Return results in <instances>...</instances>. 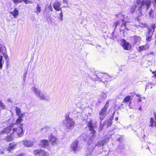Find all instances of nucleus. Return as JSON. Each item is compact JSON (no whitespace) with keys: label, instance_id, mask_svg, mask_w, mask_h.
<instances>
[{"label":"nucleus","instance_id":"f257e3e1","mask_svg":"<svg viewBox=\"0 0 156 156\" xmlns=\"http://www.w3.org/2000/svg\"><path fill=\"white\" fill-rule=\"evenodd\" d=\"M109 101H107L99 112V119L101 121L103 120L108 114L107 111L109 107Z\"/></svg>","mask_w":156,"mask_h":156},{"label":"nucleus","instance_id":"f03ea898","mask_svg":"<svg viewBox=\"0 0 156 156\" xmlns=\"http://www.w3.org/2000/svg\"><path fill=\"white\" fill-rule=\"evenodd\" d=\"M151 4V1L150 0H143L141 3L140 6L137 8V10L141 13V9H145L146 11L147 10Z\"/></svg>","mask_w":156,"mask_h":156},{"label":"nucleus","instance_id":"7ed1b4c3","mask_svg":"<svg viewBox=\"0 0 156 156\" xmlns=\"http://www.w3.org/2000/svg\"><path fill=\"white\" fill-rule=\"evenodd\" d=\"M23 124H20L19 126L16 128L13 127L11 135H14V134H16L19 136H21L23 134Z\"/></svg>","mask_w":156,"mask_h":156},{"label":"nucleus","instance_id":"20e7f679","mask_svg":"<svg viewBox=\"0 0 156 156\" xmlns=\"http://www.w3.org/2000/svg\"><path fill=\"white\" fill-rule=\"evenodd\" d=\"M116 16L117 17L121 19L122 21L123 22L121 25L120 30L123 31L125 30V28H126L127 30H128V28L129 27H128V24H127V22H124V20L123 19V15L121 13H119L116 15Z\"/></svg>","mask_w":156,"mask_h":156},{"label":"nucleus","instance_id":"39448f33","mask_svg":"<svg viewBox=\"0 0 156 156\" xmlns=\"http://www.w3.org/2000/svg\"><path fill=\"white\" fill-rule=\"evenodd\" d=\"M47 153L44 150L39 148L34 150V154L35 156H46Z\"/></svg>","mask_w":156,"mask_h":156},{"label":"nucleus","instance_id":"423d86ee","mask_svg":"<svg viewBox=\"0 0 156 156\" xmlns=\"http://www.w3.org/2000/svg\"><path fill=\"white\" fill-rule=\"evenodd\" d=\"M14 126V123H11L9 126L4 128L1 131V133L3 134H6L7 135L9 134L12 130V128Z\"/></svg>","mask_w":156,"mask_h":156},{"label":"nucleus","instance_id":"0eeeda50","mask_svg":"<svg viewBox=\"0 0 156 156\" xmlns=\"http://www.w3.org/2000/svg\"><path fill=\"white\" fill-rule=\"evenodd\" d=\"M66 119L67 121L66 126L68 129H71L72 127L74 126L75 123L73 119L69 117H67L66 118Z\"/></svg>","mask_w":156,"mask_h":156},{"label":"nucleus","instance_id":"6e6552de","mask_svg":"<svg viewBox=\"0 0 156 156\" xmlns=\"http://www.w3.org/2000/svg\"><path fill=\"white\" fill-rule=\"evenodd\" d=\"M121 44L123 48L126 50H129L131 47V46L130 44L123 39H122Z\"/></svg>","mask_w":156,"mask_h":156},{"label":"nucleus","instance_id":"1a4fd4ad","mask_svg":"<svg viewBox=\"0 0 156 156\" xmlns=\"http://www.w3.org/2000/svg\"><path fill=\"white\" fill-rule=\"evenodd\" d=\"M153 115L154 118L151 117L150 118L149 126L151 127H155L156 128V112H154Z\"/></svg>","mask_w":156,"mask_h":156},{"label":"nucleus","instance_id":"9d476101","mask_svg":"<svg viewBox=\"0 0 156 156\" xmlns=\"http://www.w3.org/2000/svg\"><path fill=\"white\" fill-rule=\"evenodd\" d=\"M78 141L77 140H76L73 142L71 144L70 148L75 153L77 151H79L78 150H77L78 147Z\"/></svg>","mask_w":156,"mask_h":156},{"label":"nucleus","instance_id":"9b49d317","mask_svg":"<svg viewBox=\"0 0 156 156\" xmlns=\"http://www.w3.org/2000/svg\"><path fill=\"white\" fill-rule=\"evenodd\" d=\"M61 4L58 2H55L53 5L54 9L57 11H59L62 10V8L61 6Z\"/></svg>","mask_w":156,"mask_h":156},{"label":"nucleus","instance_id":"f8f14e48","mask_svg":"<svg viewBox=\"0 0 156 156\" xmlns=\"http://www.w3.org/2000/svg\"><path fill=\"white\" fill-rule=\"evenodd\" d=\"M48 138V141L52 145H53L56 144L57 138L52 134Z\"/></svg>","mask_w":156,"mask_h":156},{"label":"nucleus","instance_id":"ddd939ff","mask_svg":"<svg viewBox=\"0 0 156 156\" xmlns=\"http://www.w3.org/2000/svg\"><path fill=\"white\" fill-rule=\"evenodd\" d=\"M16 146V144L14 142H12L9 144L8 147L7 148V150L9 152L14 149Z\"/></svg>","mask_w":156,"mask_h":156},{"label":"nucleus","instance_id":"4468645a","mask_svg":"<svg viewBox=\"0 0 156 156\" xmlns=\"http://www.w3.org/2000/svg\"><path fill=\"white\" fill-rule=\"evenodd\" d=\"M132 98L130 95H127L125 97L122 101L123 103H127L129 102L131 103V101L132 100Z\"/></svg>","mask_w":156,"mask_h":156},{"label":"nucleus","instance_id":"2eb2a0df","mask_svg":"<svg viewBox=\"0 0 156 156\" xmlns=\"http://www.w3.org/2000/svg\"><path fill=\"white\" fill-rule=\"evenodd\" d=\"M49 145L48 140H47L43 139L41 140L40 141V145L42 147L48 146Z\"/></svg>","mask_w":156,"mask_h":156},{"label":"nucleus","instance_id":"dca6fc26","mask_svg":"<svg viewBox=\"0 0 156 156\" xmlns=\"http://www.w3.org/2000/svg\"><path fill=\"white\" fill-rule=\"evenodd\" d=\"M10 13L13 16L14 18H16L19 14V11L17 8H15L13 11L10 12Z\"/></svg>","mask_w":156,"mask_h":156},{"label":"nucleus","instance_id":"f3484780","mask_svg":"<svg viewBox=\"0 0 156 156\" xmlns=\"http://www.w3.org/2000/svg\"><path fill=\"white\" fill-rule=\"evenodd\" d=\"M4 49L5 50L6 49L4 47H0V53L2 52V49ZM3 56L0 55V68H2V64L4 63V61L2 60Z\"/></svg>","mask_w":156,"mask_h":156},{"label":"nucleus","instance_id":"a211bd4d","mask_svg":"<svg viewBox=\"0 0 156 156\" xmlns=\"http://www.w3.org/2000/svg\"><path fill=\"white\" fill-rule=\"evenodd\" d=\"M115 113V112H114L111 117L109 118L107 122V127H109L112 126V120L114 118V115Z\"/></svg>","mask_w":156,"mask_h":156},{"label":"nucleus","instance_id":"6ab92c4d","mask_svg":"<svg viewBox=\"0 0 156 156\" xmlns=\"http://www.w3.org/2000/svg\"><path fill=\"white\" fill-rule=\"evenodd\" d=\"M131 38L133 42L134 43L139 42L141 39L140 37L137 36H133Z\"/></svg>","mask_w":156,"mask_h":156},{"label":"nucleus","instance_id":"aec40b11","mask_svg":"<svg viewBox=\"0 0 156 156\" xmlns=\"http://www.w3.org/2000/svg\"><path fill=\"white\" fill-rule=\"evenodd\" d=\"M142 0H137L136 3L135 4L134 6H133L130 9V11L132 13L135 12L136 7L138 6L139 3L141 2Z\"/></svg>","mask_w":156,"mask_h":156},{"label":"nucleus","instance_id":"412c9836","mask_svg":"<svg viewBox=\"0 0 156 156\" xmlns=\"http://www.w3.org/2000/svg\"><path fill=\"white\" fill-rule=\"evenodd\" d=\"M15 110L16 114L18 117L24 116V114L21 113V110L19 108L16 107Z\"/></svg>","mask_w":156,"mask_h":156},{"label":"nucleus","instance_id":"4be33fe9","mask_svg":"<svg viewBox=\"0 0 156 156\" xmlns=\"http://www.w3.org/2000/svg\"><path fill=\"white\" fill-rule=\"evenodd\" d=\"M156 25L154 24H152L151 25V28L148 30V32L151 33V34H153L154 32L155 31V29L156 27Z\"/></svg>","mask_w":156,"mask_h":156},{"label":"nucleus","instance_id":"5701e85b","mask_svg":"<svg viewBox=\"0 0 156 156\" xmlns=\"http://www.w3.org/2000/svg\"><path fill=\"white\" fill-rule=\"evenodd\" d=\"M23 144L25 146L28 147H31L34 144L33 142L28 140L24 141Z\"/></svg>","mask_w":156,"mask_h":156},{"label":"nucleus","instance_id":"b1692460","mask_svg":"<svg viewBox=\"0 0 156 156\" xmlns=\"http://www.w3.org/2000/svg\"><path fill=\"white\" fill-rule=\"evenodd\" d=\"M23 116H19L18 117L17 119H16V122H15L14 123H13L14 124V125H18V124L20 125V123L22 122L23 119Z\"/></svg>","mask_w":156,"mask_h":156},{"label":"nucleus","instance_id":"393cba45","mask_svg":"<svg viewBox=\"0 0 156 156\" xmlns=\"http://www.w3.org/2000/svg\"><path fill=\"white\" fill-rule=\"evenodd\" d=\"M35 94L37 95L38 96H40L41 92L39 91L38 90L35 88V87H33L32 88Z\"/></svg>","mask_w":156,"mask_h":156},{"label":"nucleus","instance_id":"a878e982","mask_svg":"<svg viewBox=\"0 0 156 156\" xmlns=\"http://www.w3.org/2000/svg\"><path fill=\"white\" fill-rule=\"evenodd\" d=\"M41 11V7L39 6L38 4H37V6L36 7V11H35V12L38 15L39 13H40Z\"/></svg>","mask_w":156,"mask_h":156},{"label":"nucleus","instance_id":"bb28decb","mask_svg":"<svg viewBox=\"0 0 156 156\" xmlns=\"http://www.w3.org/2000/svg\"><path fill=\"white\" fill-rule=\"evenodd\" d=\"M153 35V34H151V33L148 32L146 34L147 41H150L151 40V37Z\"/></svg>","mask_w":156,"mask_h":156},{"label":"nucleus","instance_id":"cd10ccee","mask_svg":"<svg viewBox=\"0 0 156 156\" xmlns=\"http://www.w3.org/2000/svg\"><path fill=\"white\" fill-rule=\"evenodd\" d=\"M14 135H11V133L9 135H8L6 137V139L8 141H11L13 140V136Z\"/></svg>","mask_w":156,"mask_h":156},{"label":"nucleus","instance_id":"c85d7f7f","mask_svg":"<svg viewBox=\"0 0 156 156\" xmlns=\"http://www.w3.org/2000/svg\"><path fill=\"white\" fill-rule=\"evenodd\" d=\"M34 0H23L24 3L26 4H31L34 2Z\"/></svg>","mask_w":156,"mask_h":156},{"label":"nucleus","instance_id":"c756f323","mask_svg":"<svg viewBox=\"0 0 156 156\" xmlns=\"http://www.w3.org/2000/svg\"><path fill=\"white\" fill-rule=\"evenodd\" d=\"M88 125L87 126L89 128V129L90 131H91L94 129V127L92 125V122H90L88 123Z\"/></svg>","mask_w":156,"mask_h":156},{"label":"nucleus","instance_id":"7c9ffc66","mask_svg":"<svg viewBox=\"0 0 156 156\" xmlns=\"http://www.w3.org/2000/svg\"><path fill=\"white\" fill-rule=\"evenodd\" d=\"M145 47H146V46H140L139 47V49L138 50V51H144V50L147 49V48Z\"/></svg>","mask_w":156,"mask_h":156},{"label":"nucleus","instance_id":"2f4dec72","mask_svg":"<svg viewBox=\"0 0 156 156\" xmlns=\"http://www.w3.org/2000/svg\"><path fill=\"white\" fill-rule=\"evenodd\" d=\"M150 71L152 72V73L153 74V76L154 77H156V69L155 70L152 69H150Z\"/></svg>","mask_w":156,"mask_h":156},{"label":"nucleus","instance_id":"473e14b6","mask_svg":"<svg viewBox=\"0 0 156 156\" xmlns=\"http://www.w3.org/2000/svg\"><path fill=\"white\" fill-rule=\"evenodd\" d=\"M61 12L59 13V19L61 21H62L63 20V13L62 10L60 11Z\"/></svg>","mask_w":156,"mask_h":156},{"label":"nucleus","instance_id":"72a5a7b5","mask_svg":"<svg viewBox=\"0 0 156 156\" xmlns=\"http://www.w3.org/2000/svg\"><path fill=\"white\" fill-rule=\"evenodd\" d=\"M14 3L15 4H18L22 2L23 0H12Z\"/></svg>","mask_w":156,"mask_h":156},{"label":"nucleus","instance_id":"f704fd0d","mask_svg":"<svg viewBox=\"0 0 156 156\" xmlns=\"http://www.w3.org/2000/svg\"><path fill=\"white\" fill-rule=\"evenodd\" d=\"M119 24V22H116L114 24V25L113 26V27L115 29L117 27V26Z\"/></svg>","mask_w":156,"mask_h":156},{"label":"nucleus","instance_id":"c9c22d12","mask_svg":"<svg viewBox=\"0 0 156 156\" xmlns=\"http://www.w3.org/2000/svg\"><path fill=\"white\" fill-rule=\"evenodd\" d=\"M153 12L154 10L152 9H151L149 13V15L150 17H153V15L152 14L153 13Z\"/></svg>","mask_w":156,"mask_h":156},{"label":"nucleus","instance_id":"e433bc0d","mask_svg":"<svg viewBox=\"0 0 156 156\" xmlns=\"http://www.w3.org/2000/svg\"><path fill=\"white\" fill-rule=\"evenodd\" d=\"M0 107L2 109H5V106L3 103L2 102L0 103Z\"/></svg>","mask_w":156,"mask_h":156},{"label":"nucleus","instance_id":"4c0bfd02","mask_svg":"<svg viewBox=\"0 0 156 156\" xmlns=\"http://www.w3.org/2000/svg\"><path fill=\"white\" fill-rule=\"evenodd\" d=\"M39 97H40V99L41 100H43L46 99V98L44 96L43 94H42L41 96V95H40V96H39Z\"/></svg>","mask_w":156,"mask_h":156},{"label":"nucleus","instance_id":"58836bf2","mask_svg":"<svg viewBox=\"0 0 156 156\" xmlns=\"http://www.w3.org/2000/svg\"><path fill=\"white\" fill-rule=\"evenodd\" d=\"M103 77L106 78H108L109 77V76L106 73H104L103 74Z\"/></svg>","mask_w":156,"mask_h":156},{"label":"nucleus","instance_id":"ea45409f","mask_svg":"<svg viewBox=\"0 0 156 156\" xmlns=\"http://www.w3.org/2000/svg\"><path fill=\"white\" fill-rule=\"evenodd\" d=\"M3 55L5 57V59H7L8 58V55H7V54H6V53H5V52L4 53V54H3Z\"/></svg>","mask_w":156,"mask_h":156},{"label":"nucleus","instance_id":"a19ab883","mask_svg":"<svg viewBox=\"0 0 156 156\" xmlns=\"http://www.w3.org/2000/svg\"><path fill=\"white\" fill-rule=\"evenodd\" d=\"M91 131H92V134L94 135H95V134L96 133V131L94 129H93V130H92Z\"/></svg>","mask_w":156,"mask_h":156},{"label":"nucleus","instance_id":"79ce46f5","mask_svg":"<svg viewBox=\"0 0 156 156\" xmlns=\"http://www.w3.org/2000/svg\"><path fill=\"white\" fill-rule=\"evenodd\" d=\"M140 26L141 27H146V25L145 24H141V25H140Z\"/></svg>","mask_w":156,"mask_h":156},{"label":"nucleus","instance_id":"37998d69","mask_svg":"<svg viewBox=\"0 0 156 156\" xmlns=\"http://www.w3.org/2000/svg\"><path fill=\"white\" fill-rule=\"evenodd\" d=\"M141 101V99L140 98H137V101L138 102H140Z\"/></svg>","mask_w":156,"mask_h":156},{"label":"nucleus","instance_id":"c03bdc74","mask_svg":"<svg viewBox=\"0 0 156 156\" xmlns=\"http://www.w3.org/2000/svg\"><path fill=\"white\" fill-rule=\"evenodd\" d=\"M100 128L101 130L102 129V125L101 124V125L100 126Z\"/></svg>","mask_w":156,"mask_h":156},{"label":"nucleus","instance_id":"a18cd8bd","mask_svg":"<svg viewBox=\"0 0 156 156\" xmlns=\"http://www.w3.org/2000/svg\"><path fill=\"white\" fill-rule=\"evenodd\" d=\"M115 120L116 121H117L118 120V117H116L115 118Z\"/></svg>","mask_w":156,"mask_h":156},{"label":"nucleus","instance_id":"49530a36","mask_svg":"<svg viewBox=\"0 0 156 156\" xmlns=\"http://www.w3.org/2000/svg\"><path fill=\"white\" fill-rule=\"evenodd\" d=\"M50 10L51 11H52V8H51V6H50Z\"/></svg>","mask_w":156,"mask_h":156},{"label":"nucleus","instance_id":"de8ad7c7","mask_svg":"<svg viewBox=\"0 0 156 156\" xmlns=\"http://www.w3.org/2000/svg\"><path fill=\"white\" fill-rule=\"evenodd\" d=\"M65 2H66V0H63V3H64Z\"/></svg>","mask_w":156,"mask_h":156},{"label":"nucleus","instance_id":"09e8293b","mask_svg":"<svg viewBox=\"0 0 156 156\" xmlns=\"http://www.w3.org/2000/svg\"><path fill=\"white\" fill-rule=\"evenodd\" d=\"M104 94L105 95V98H106V95L105 94Z\"/></svg>","mask_w":156,"mask_h":156}]
</instances>
